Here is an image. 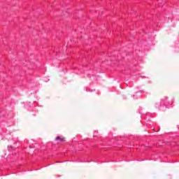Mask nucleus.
Here are the masks:
<instances>
[{"mask_svg":"<svg viewBox=\"0 0 179 179\" xmlns=\"http://www.w3.org/2000/svg\"><path fill=\"white\" fill-rule=\"evenodd\" d=\"M56 140L61 141V142H64V138H61L60 136H57Z\"/></svg>","mask_w":179,"mask_h":179,"instance_id":"1","label":"nucleus"}]
</instances>
